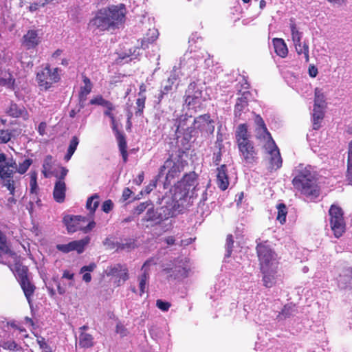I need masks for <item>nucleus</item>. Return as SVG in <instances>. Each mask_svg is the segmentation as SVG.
Masks as SVG:
<instances>
[{"mask_svg":"<svg viewBox=\"0 0 352 352\" xmlns=\"http://www.w3.org/2000/svg\"><path fill=\"white\" fill-rule=\"evenodd\" d=\"M125 14L123 5L111 6L98 10L88 25L90 29L102 32L119 28L124 23Z\"/></svg>","mask_w":352,"mask_h":352,"instance_id":"obj_1","label":"nucleus"},{"mask_svg":"<svg viewBox=\"0 0 352 352\" xmlns=\"http://www.w3.org/2000/svg\"><path fill=\"white\" fill-rule=\"evenodd\" d=\"M292 179L294 187L307 198L313 199L320 195L316 184V173L311 166L299 164L294 170Z\"/></svg>","mask_w":352,"mask_h":352,"instance_id":"obj_2","label":"nucleus"},{"mask_svg":"<svg viewBox=\"0 0 352 352\" xmlns=\"http://www.w3.org/2000/svg\"><path fill=\"white\" fill-rule=\"evenodd\" d=\"M195 184V175L193 173L184 175L182 179L177 183L175 186L173 195V209L174 210L180 211L182 208L191 205Z\"/></svg>","mask_w":352,"mask_h":352,"instance_id":"obj_3","label":"nucleus"},{"mask_svg":"<svg viewBox=\"0 0 352 352\" xmlns=\"http://www.w3.org/2000/svg\"><path fill=\"white\" fill-rule=\"evenodd\" d=\"M16 170V161L12 157H7L4 153H0V184L12 195L17 183L16 177H14Z\"/></svg>","mask_w":352,"mask_h":352,"instance_id":"obj_4","label":"nucleus"},{"mask_svg":"<svg viewBox=\"0 0 352 352\" xmlns=\"http://www.w3.org/2000/svg\"><path fill=\"white\" fill-rule=\"evenodd\" d=\"M60 80V69L57 67H51L48 64L42 67L36 74V81L41 90L50 89Z\"/></svg>","mask_w":352,"mask_h":352,"instance_id":"obj_5","label":"nucleus"},{"mask_svg":"<svg viewBox=\"0 0 352 352\" xmlns=\"http://www.w3.org/2000/svg\"><path fill=\"white\" fill-rule=\"evenodd\" d=\"M63 223L68 232L70 233L78 230L88 233L96 226V222L94 220H89L87 217L82 216L66 215L63 218Z\"/></svg>","mask_w":352,"mask_h":352,"instance_id":"obj_6","label":"nucleus"},{"mask_svg":"<svg viewBox=\"0 0 352 352\" xmlns=\"http://www.w3.org/2000/svg\"><path fill=\"white\" fill-rule=\"evenodd\" d=\"M256 250L260 261L261 269H264V270L266 271L267 267H275L278 266L274 252L267 242L258 244Z\"/></svg>","mask_w":352,"mask_h":352,"instance_id":"obj_7","label":"nucleus"},{"mask_svg":"<svg viewBox=\"0 0 352 352\" xmlns=\"http://www.w3.org/2000/svg\"><path fill=\"white\" fill-rule=\"evenodd\" d=\"M330 225L334 235L339 238L345 230V223L343 219L342 209L335 205H332L329 209Z\"/></svg>","mask_w":352,"mask_h":352,"instance_id":"obj_8","label":"nucleus"},{"mask_svg":"<svg viewBox=\"0 0 352 352\" xmlns=\"http://www.w3.org/2000/svg\"><path fill=\"white\" fill-rule=\"evenodd\" d=\"M263 148L267 155L269 161V168L271 170H276L282 166V158L280 157V151L275 142L270 141V143H265Z\"/></svg>","mask_w":352,"mask_h":352,"instance_id":"obj_9","label":"nucleus"},{"mask_svg":"<svg viewBox=\"0 0 352 352\" xmlns=\"http://www.w3.org/2000/svg\"><path fill=\"white\" fill-rule=\"evenodd\" d=\"M90 241V238L89 236H86L85 238L78 240L73 241L67 244H58L56 245V249L63 253H68L72 251H76L78 253H82L86 245L89 244Z\"/></svg>","mask_w":352,"mask_h":352,"instance_id":"obj_10","label":"nucleus"},{"mask_svg":"<svg viewBox=\"0 0 352 352\" xmlns=\"http://www.w3.org/2000/svg\"><path fill=\"white\" fill-rule=\"evenodd\" d=\"M240 155L246 164H253L257 160V153L252 142L237 145Z\"/></svg>","mask_w":352,"mask_h":352,"instance_id":"obj_11","label":"nucleus"},{"mask_svg":"<svg viewBox=\"0 0 352 352\" xmlns=\"http://www.w3.org/2000/svg\"><path fill=\"white\" fill-rule=\"evenodd\" d=\"M254 122L256 125V137L261 141H263V145L265 143H270V141L274 142L270 133L268 132L263 118L256 115L254 118Z\"/></svg>","mask_w":352,"mask_h":352,"instance_id":"obj_12","label":"nucleus"},{"mask_svg":"<svg viewBox=\"0 0 352 352\" xmlns=\"http://www.w3.org/2000/svg\"><path fill=\"white\" fill-rule=\"evenodd\" d=\"M41 42V36L38 30H30L22 38V45L27 50L36 48Z\"/></svg>","mask_w":352,"mask_h":352,"instance_id":"obj_13","label":"nucleus"},{"mask_svg":"<svg viewBox=\"0 0 352 352\" xmlns=\"http://www.w3.org/2000/svg\"><path fill=\"white\" fill-rule=\"evenodd\" d=\"M26 271V269L23 268L21 273L19 274V283L28 303L30 305L32 302L31 298L35 291V286L28 278Z\"/></svg>","mask_w":352,"mask_h":352,"instance_id":"obj_14","label":"nucleus"},{"mask_svg":"<svg viewBox=\"0 0 352 352\" xmlns=\"http://www.w3.org/2000/svg\"><path fill=\"white\" fill-rule=\"evenodd\" d=\"M168 169V171L166 174V182L170 184V181L175 177L179 176L181 169L179 164L175 163L172 160L168 159L164 164L160 168L159 177L163 174V172L166 169Z\"/></svg>","mask_w":352,"mask_h":352,"instance_id":"obj_15","label":"nucleus"},{"mask_svg":"<svg viewBox=\"0 0 352 352\" xmlns=\"http://www.w3.org/2000/svg\"><path fill=\"white\" fill-rule=\"evenodd\" d=\"M107 274L118 278V285L124 283L129 278L128 270L125 265L116 264L107 270Z\"/></svg>","mask_w":352,"mask_h":352,"instance_id":"obj_16","label":"nucleus"},{"mask_svg":"<svg viewBox=\"0 0 352 352\" xmlns=\"http://www.w3.org/2000/svg\"><path fill=\"white\" fill-rule=\"evenodd\" d=\"M177 133L192 137L194 135V130H192V117L187 115L182 116L177 125Z\"/></svg>","mask_w":352,"mask_h":352,"instance_id":"obj_17","label":"nucleus"},{"mask_svg":"<svg viewBox=\"0 0 352 352\" xmlns=\"http://www.w3.org/2000/svg\"><path fill=\"white\" fill-rule=\"evenodd\" d=\"M153 264V261H146L142 267V274L139 277V287H140V295L142 296L146 291L148 285V280L149 278V270L150 266Z\"/></svg>","mask_w":352,"mask_h":352,"instance_id":"obj_18","label":"nucleus"},{"mask_svg":"<svg viewBox=\"0 0 352 352\" xmlns=\"http://www.w3.org/2000/svg\"><path fill=\"white\" fill-rule=\"evenodd\" d=\"M217 184L222 190H226L229 186L228 169L225 164L217 168Z\"/></svg>","mask_w":352,"mask_h":352,"instance_id":"obj_19","label":"nucleus"},{"mask_svg":"<svg viewBox=\"0 0 352 352\" xmlns=\"http://www.w3.org/2000/svg\"><path fill=\"white\" fill-rule=\"evenodd\" d=\"M278 266L275 267H267V270H264V269H261V272L263 274V285L265 287L270 288L273 287L276 282V270Z\"/></svg>","mask_w":352,"mask_h":352,"instance_id":"obj_20","label":"nucleus"},{"mask_svg":"<svg viewBox=\"0 0 352 352\" xmlns=\"http://www.w3.org/2000/svg\"><path fill=\"white\" fill-rule=\"evenodd\" d=\"M235 138L237 145L251 142L250 140V134L248 132L246 124H241L237 126L235 131Z\"/></svg>","mask_w":352,"mask_h":352,"instance_id":"obj_21","label":"nucleus"},{"mask_svg":"<svg viewBox=\"0 0 352 352\" xmlns=\"http://www.w3.org/2000/svg\"><path fill=\"white\" fill-rule=\"evenodd\" d=\"M112 130L114 132L117 141L118 142L119 149L122 154L123 161L126 162L127 161L128 154L126 151V142L125 140L124 135L119 131V126H116V129L114 128H112Z\"/></svg>","mask_w":352,"mask_h":352,"instance_id":"obj_22","label":"nucleus"},{"mask_svg":"<svg viewBox=\"0 0 352 352\" xmlns=\"http://www.w3.org/2000/svg\"><path fill=\"white\" fill-rule=\"evenodd\" d=\"M66 192V184L64 181L57 180L55 183L53 197L58 203H63L65 201Z\"/></svg>","mask_w":352,"mask_h":352,"instance_id":"obj_23","label":"nucleus"},{"mask_svg":"<svg viewBox=\"0 0 352 352\" xmlns=\"http://www.w3.org/2000/svg\"><path fill=\"white\" fill-rule=\"evenodd\" d=\"M210 123V116L206 114L200 116L195 119L192 118V130H194V135L195 134L196 130H205L209 126Z\"/></svg>","mask_w":352,"mask_h":352,"instance_id":"obj_24","label":"nucleus"},{"mask_svg":"<svg viewBox=\"0 0 352 352\" xmlns=\"http://www.w3.org/2000/svg\"><path fill=\"white\" fill-rule=\"evenodd\" d=\"M276 54L280 57H285L288 54V49L283 38H275L272 41Z\"/></svg>","mask_w":352,"mask_h":352,"instance_id":"obj_25","label":"nucleus"},{"mask_svg":"<svg viewBox=\"0 0 352 352\" xmlns=\"http://www.w3.org/2000/svg\"><path fill=\"white\" fill-rule=\"evenodd\" d=\"M322 108L314 107L313 109V129L318 130L321 126V122L324 118V112Z\"/></svg>","mask_w":352,"mask_h":352,"instance_id":"obj_26","label":"nucleus"},{"mask_svg":"<svg viewBox=\"0 0 352 352\" xmlns=\"http://www.w3.org/2000/svg\"><path fill=\"white\" fill-rule=\"evenodd\" d=\"M158 31L155 28L149 29L146 36L142 41V47L146 48L149 43L155 41L158 37Z\"/></svg>","mask_w":352,"mask_h":352,"instance_id":"obj_27","label":"nucleus"},{"mask_svg":"<svg viewBox=\"0 0 352 352\" xmlns=\"http://www.w3.org/2000/svg\"><path fill=\"white\" fill-rule=\"evenodd\" d=\"M84 85L80 87L79 97L80 100H85L87 95L91 91L92 84L89 78L83 76Z\"/></svg>","mask_w":352,"mask_h":352,"instance_id":"obj_28","label":"nucleus"},{"mask_svg":"<svg viewBox=\"0 0 352 352\" xmlns=\"http://www.w3.org/2000/svg\"><path fill=\"white\" fill-rule=\"evenodd\" d=\"M314 107L324 109L326 107L325 96L320 88L315 89V98Z\"/></svg>","mask_w":352,"mask_h":352,"instance_id":"obj_29","label":"nucleus"},{"mask_svg":"<svg viewBox=\"0 0 352 352\" xmlns=\"http://www.w3.org/2000/svg\"><path fill=\"white\" fill-rule=\"evenodd\" d=\"M289 28L291 30L292 40L294 43H298L301 42L302 38V32L299 30L296 24L293 20H290Z\"/></svg>","mask_w":352,"mask_h":352,"instance_id":"obj_30","label":"nucleus"},{"mask_svg":"<svg viewBox=\"0 0 352 352\" xmlns=\"http://www.w3.org/2000/svg\"><path fill=\"white\" fill-rule=\"evenodd\" d=\"M6 113L12 117L18 118L26 115L24 108L18 107L16 104H11L6 109Z\"/></svg>","mask_w":352,"mask_h":352,"instance_id":"obj_31","label":"nucleus"},{"mask_svg":"<svg viewBox=\"0 0 352 352\" xmlns=\"http://www.w3.org/2000/svg\"><path fill=\"white\" fill-rule=\"evenodd\" d=\"M79 345L83 348H89L94 345V338L91 335L81 332L79 336Z\"/></svg>","mask_w":352,"mask_h":352,"instance_id":"obj_32","label":"nucleus"},{"mask_svg":"<svg viewBox=\"0 0 352 352\" xmlns=\"http://www.w3.org/2000/svg\"><path fill=\"white\" fill-rule=\"evenodd\" d=\"M104 107L105 108L104 114L110 118L111 126L116 129V126H119V124L116 120L114 114L113 113V111L115 109L114 105L110 101H109V104H106Z\"/></svg>","mask_w":352,"mask_h":352,"instance_id":"obj_33","label":"nucleus"},{"mask_svg":"<svg viewBox=\"0 0 352 352\" xmlns=\"http://www.w3.org/2000/svg\"><path fill=\"white\" fill-rule=\"evenodd\" d=\"M296 51L298 55L303 54L304 58L306 63L309 61V45L307 43H304L303 44L301 42L298 43H294Z\"/></svg>","mask_w":352,"mask_h":352,"instance_id":"obj_34","label":"nucleus"},{"mask_svg":"<svg viewBox=\"0 0 352 352\" xmlns=\"http://www.w3.org/2000/svg\"><path fill=\"white\" fill-rule=\"evenodd\" d=\"M53 165V158L51 155L45 157L43 164L42 173L45 177H49L52 174V168Z\"/></svg>","mask_w":352,"mask_h":352,"instance_id":"obj_35","label":"nucleus"},{"mask_svg":"<svg viewBox=\"0 0 352 352\" xmlns=\"http://www.w3.org/2000/svg\"><path fill=\"white\" fill-rule=\"evenodd\" d=\"M349 184L352 185V140L348 145L347 175Z\"/></svg>","mask_w":352,"mask_h":352,"instance_id":"obj_36","label":"nucleus"},{"mask_svg":"<svg viewBox=\"0 0 352 352\" xmlns=\"http://www.w3.org/2000/svg\"><path fill=\"white\" fill-rule=\"evenodd\" d=\"M79 140L78 138L76 136L72 137L69 145L67 149V153L65 156V160L67 162L69 161L73 154L74 153L75 151L76 150V148L78 145Z\"/></svg>","mask_w":352,"mask_h":352,"instance_id":"obj_37","label":"nucleus"},{"mask_svg":"<svg viewBox=\"0 0 352 352\" xmlns=\"http://www.w3.org/2000/svg\"><path fill=\"white\" fill-rule=\"evenodd\" d=\"M99 205V196L95 194L90 197L86 204L87 208L90 210L91 213H94Z\"/></svg>","mask_w":352,"mask_h":352,"instance_id":"obj_38","label":"nucleus"},{"mask_svg":"<svg viewBox=\"0 0 352 352\" xmlns=\"http://www.w3.org/2000/svg\"><path fill=\"white\" fill-rule=\"evenodd\" d=\"M294 312V306L291 304L286 305L283 307L281 311L277 316V318L278 320L285 319V318L289 317L290 316H292Z\"/></svg>","mask_w":352,"mask_h":352,"instance_id":"obj_39","label":"nucleus"},{"mask_svg":"<svg viewBox=\"0 0 352 352\" xmlns=\"http://www.w3.org/2000/svg\"><path fill=\"white\" fill-rule=\"evenodd\" d=\"M248 106V101L246 98L242 97L237 100L235 104L234 113L236 116H240L241 112Z\"/></svg>","mask_w":352,"mask_h":352,"instance_id":"obj_40","label":"nucleus"},{"mask_svg":"<svg viewBox=\"0 0 352 352\" xmlns=\"http://www.w3.org/2000/svg\"><path fill=\"white\" fill-rule=\"evenodd\" d=\"M278 214L276 219L281 223L283 224L286 221V215L287 213V208L285 204H280L277 206Z\"/></svg>","mask_w":352,"mask_h":352,"instance_id":"obj_41","label":"nucleus"},{"mask_svg":"<svg viewBox=\"0 0 352 352\" xmlns=\"http://www.w3.org/2000/svg\"><path fill=\"white\" fill-rule=\"evenodd\" d=\"M30 193L36 195L38 190V187L37 185V173L35 171H32L30 173Z\"/></svg>","mask_w":352,"mask_h":352,"instance_id":"obj_42","label":"nucleus"},{"mask_svg":"<svg viewBox=\"0 0 352 352\" xmlns=\"http://www.w3.org/2000/svg\"><path fill=\"white\" fill-rule=\"evenodd\" d=\"M351 272H346L344 275H341L338 280L339 285L342 288H345L349 286L351 282Z\"/></svg>","mask_w":352,"mask_h":352,"instance_id":"obj_43","label":"nucleus"},{"mask_svg":"<svg viewBox=\"0 0 352 352\" xmlns=\"http://www.w3.org/2000/svg\"><path fill=\"white\" fill-rule=\"evenodd\" d=\"M32 163V160L30 159L25 160L22 163H20L19 165L16 164V172L19 173L21 175L24 174L28 170L30 166Z\"/></svg>","mask_w":352,"mask_h":352,"instance_id":"obj_44","label":"nucleus"},{"mask_svg":"<svg viewBox=\"0 0 352 352\" xmlns=\"http://www.w3.org/2000/svg\"><path fill=\"white\" fill-rule=\"evenodd\" d=\"M0 346H2L4 349L14 351H17L20 349V346L14 341L12 340L3 341L1 342Z\"/></svg>","mask_w":352,"mask_h":352,"instance_id":"obj_45","label":"nucleus"},{"mask_svg":"<svg viewBox=\"0 0 352 352\" xmlns=\"http://www.w3.org/2000/svg\"><path fill=\"white\" fill-rule=\"evenodd\" d=\"M146 96H139L136 100V111L135 114L140 116L145 107Z\"/></svg>","mask_w":352,"mask_h":352,"instance_id":"obj_46","label":"nucleus"},{"mask_svg":"<svg viewBox=\"0 0 352 352\" xmlns=\"http://www.w3.org/2000/svg\"><path fill=\"white\" fill-rule=\"evenodd\" d=\"M89 103L92 105H99L104 107L106 104H109V100H105L102 96L98 95L93 97Z\"/></svg>","mask_w":352,"mask_h":352,"instance_id":"obj_47","label":"nucleus"},{"mask_svg":"<svg viewBox=\"0 0 352 352\" xmlns=\"http://www.w3.org/2000/svg\"><path fill=\"white\" fill-rule=\"evenodd\" d=\"M37 343L39 345L42 352H54L50 346L45 342L44 338L40 337L37 339Z\"/></svg>","mask_w":352,"mask_h":352,"instance_id":"obj_48","label":"nucleus"},{"mask_svg":"<svg viewBox=\"0 0 352 352\" xmlns=\"http://www.w3.org/2000/svg\"><path fill=\"white\" fill-rule=\"evenodd\" d=\"M188 268L186 266H176L174 270L177 278L186 277L188 275Z\"/></svg>","mask_w":352,"mask_h":352,"instance_id":"obj_49","label":"nucleus"},{"mask_svg":"<svg viewBox=\"0 0 352 352\" xmlns=\"http://www.w3.org/2000/svg\"><path fill=\"white\" fill-rule=\"evenodd\" d=\"M233 244H234V240H233L232 236L231 234L228 235L227 238H226V257L230 256V255L232 254V251Z\"/></svg>","mask_w":352,"mask_h":352,"instance_id":"obj_50","label":"nucleus"},{"mask_svg":"<svg viewBox=\"0 0 352 352\" xmlns=\"http://www.w3.org/2000/svg\"><path fill=\"white\" fill-rule=\"evenodd\" d=\"M0 251L2 253H9L10 249L6 242V236L0 232Z\"/></svg>","mask_w":352,"mask_h":352,"instance_id":"obj_51","label":"nucleus"},{"mask_svg":"<svg viewBox=\"0 0 352 352\" xmlns=\"http://www.w3.org/2000/svg\"><path fill=\"white\" fill-rule=\"evenodd\" d=\"M11 138V133L8 130L0 129V142L7 143Z\"/></svg>","mask_w":352,"mask_h":352,"instance_id":"obj_52","label":"nucleus"},{"mask_svg":"<svg viewBox=\"0 0 352 352\" xmlns=\"http://www.w3.org/2000/svg\"><path fill=\"white\" fill-rule=\"evenodd\" d=\"M156 306L162 311H167L170 307L171 305L168 302L163 301L162 300H157Z\"/></svg>","mask_w":352,"mask_h":352,"instance_id":"obj_53","label":"nucleus"},{"mask_svg":"<svg viewBox=\"0 0 352 352\" xmlns=\"http://www.w3.org/2000/svg\"><path fill=\"white\" fill-rule=\"evenodd\" d=\"M116 332L122 337L126 336L129 333L127 329L121 323L117 324Z\"/></svg>","mask_w":352,"mask_h":352,"instance_id":"obj_54","label":"nucleus"},{"mask_svg":"<svg viewBox=\"0 0 352 352\" xmlns=\"http://www.w3.org/2000/svg\"><path fill=\"white\" fill-rule=\"evenodd\" d=\"M113 206V202L110 199L106 200L102 204V210L104 212L108 213V212H109L112 210Z\"/></svg>","mask_w":352,"mask_h":352,"instance_id":"obj_55","label":"nucleus"},{"mask_svg":"<svg viewBox=\"0 0 352 352\" xmlns=\"http://www.w3.org/2000/svg\"><path fill=\"white\" fill-rule=\"evenodd\" d=\"M60 175H55V177L58 178V180L64 181L65 176L68 173V170L63 166L60 167Z\"/></svg>","mask_w":352,"mask_h":352,"instance_id":"obj_56","label":"nucleus"},{"mask_svg":"<svg viewBox=\"0 0 352 352\" xmlns=\"http://www.w3.org/2000/svg\"><path fill=\"white\" fill-rule=\"evenodd\" d=\"M13 83V80L10 74H8L5 78H0L1 85H11Z\"/></svg>","mask_w":352,"mask_h":352,"instance_id":"obj_57","label":"nucleus"},{"mask_svg":"<svg viewBox=\"0 0 352 352\" xmlns=\"http://www.w3.org/2000/svg\"><path fill=\"white\" fill-rule=\"evenodd\" d=\"M148 204L147 202L141 203L140 205H138L135 208V212L138 214H141L143 212L146 208L148 207Z\"/></svg>","mask_w":352,"mask_h":352,"instance_id":"obj_58","label":"nucleus"},{"mask_svg":"<svg viewBox=\"0 0 352 352\" xmlns=\"http://www.w3.org/2000/svg\"><path fill=\"white\" fill-rule=\"evenodd\" d=\"M96 268V265L95 263H90L89 265H85V266H83L80 270V273H85V272H92L94 271V270Z\"/></svg>","mask_w":352,"mask_h":352,"instance_id":"obj_59","label":"nucleus"},{"mask_svg":"<svg viewBox=\"0 0 352 352\" xmlns=\"http://www.w3.org/2000/svg\"><path fill=\"white\" fill-rule=\"evenodd\" d=\"M46 129H47V124L44 122H42L39 124L38 126V132L41 135H44L46 134Z\"/></svg>","mask_w":352,"mask_h":352,"instance_id":"obj_60","label":"nucleus"},{"mask_svg":"<svg viewBox=\"0 0 352 352\" xmlns=\"http://www.w3.org/2000/svg\"><path fill=\"white\" fill-rule=\"evenodd\" d=\"M309 74L311 77H316L318 74V69L314 65L309 67Z\"/></svg>","mask_w":352,"mask_h":352,"instance_id":"obj_61","label":"nucleus"},{"mask_svg":"<svg viewBox=\"0 0 352 352\" xmlns=\"http://www.w3.org/2000/svg\"><path fill=\"white\" fill-rule=\"evenodd\" d=\"M74 274L70 272L68 270H65L63 272V276H62L63 278H66L69 280H72L74 279Z\"/></svg>","mask_w":352,"mask_h":352,"instance_id":"obj_62","label":"nucleus"},{"mask_svg":"<svg viewBox=\"0 0 352 352\" xmlns=\"http://www.w3.org/2000/svg\"><path fill=\"white\" fill-rule=\"evenodd\" d=\"M9 194H10V197H8V199H7V205L9 207H12L16 202V200L14 197V195H15V192L13 195L10 194V192Z\"/></svg>","mask_w":352,"mask_h":352,"instance_id":"obj_63","label":"nucleus"},{"mask_svg":"<svg viewBox=\"0 0 352 352\" xmlns=\"http://www.w3.org/2000/svg\"><path fill=\"white\" fill-rule=\"evenodd\" d=\"M213 160H214V162L215 163V164L218 165L219 162L221 160V151H219L218 152L214 153Z\"/></svg>","mask_w":352,"mask_h":352,"instance_id":"obj_64","label":"nucleus"}]
</instances>
